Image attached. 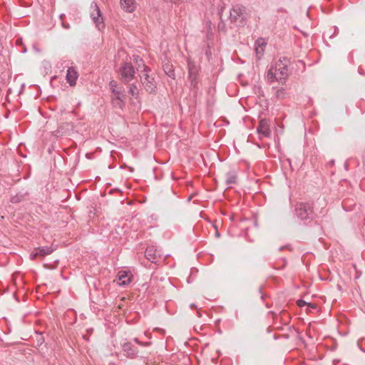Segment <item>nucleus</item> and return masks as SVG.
<instances>
[{
	"instance_id": "f257e3e1",
	"label": "nucleus",
	"mask_w": 365,
	"mask_h": 365,
	"mask_svg": "<svg viewBox=\"0 0 365 365\" xmlns=\"http://www.w3.org/2000/svg\"><path fill=\"white\" fill-rule=\"evenodd\" d=\"M108 86L111 92L110 99L113 107L123 110L126 102V93L124 87L118 85L115 81H110Z\"/></svg>"
},
{
	"instance_id": "f03ea898",
	"label": "nucleus",
	"mask_w": 365,
	"mask_h": 365,
	"mask_svg": "<svg viewBox=\"0 0 365 365\" xmlns=\"http://www.w3.org/2000/svg\"><path fill=\"white\" fill-rule=\"evenodd\" d=\"M249 17L247 9L240 4L233 6L230 12V21L238 26H245Z\"/></svg>"
},
{
	"instance_id": "7ed1b4c3",
	"label": "nucleus",
	"mask_w": 365,
	"mask_h": 365,
	"mask_svg": "<svg viewBox=\"0 0 365 365\" xmlns=\"http://www.w3.org/2000/svg\"><path fill=\"white\" fill-rule=\"evenodd\" d=\"M294 212L297 217L302 220H312L315 216L312 202H297Z\"/></svg>"
},
{
	"instance_id": "20e7f679",
	"label": "nucleus",
	"mask_w": 365,
	"mask_h": 365,
	"mask_svg": "<svg viewBox=\"0 0 365 365\" xmlns=\"http://www.w3.org/2000/svg\"><path fill=\"white\" fill-rule=\"evenodd\" d=\"M150 68L147 66H144L143 76L140 81L144 89L149 93H155L157 90L156 82L154 77L149 74Z\"/></svg>"
},
{
	"instance_id": "39448f33",
	"label": "nucleus",
	"mask_w": 365,
	"mask_h": 365,
	"mask_svg": "<svg viewBox=\"0 0 365 365\" xmlns=\"http://www.w3.org/2000/svg\"><path fill=\"white\" fill-rule=\"evenodd\" d=\"M187 68H188V78L190 81V85L195 92L198 91L199 83V72L200 67L197 65L195 61L191 60L187 61Z\"/></svg>"
},
{
	"instance_id": "423d86ee",
	"label": "nucleus",
	"mask_w": 365,
	"mask_h": 365,
	"mask_svg": "<svg viewBox=\"0 0 365 365\" xmlns=\"http://www.w3.org/2000/svg\"><path fill=\"white\" fill-rule=\"evenodd\" d=\"M90 17L98 31L105 28V23L101 11L97 4L93 1L90 6Z\"/></svg>"
},
{
	"instance_id": "0eeeda50",
	"label": "nucleus",
	"mask_w": 365,
	"mask_h": 365,
	"mask_svg": "<svg viewBox=\"0 0 365 365\" xmlns=\"http://www.w3.org/2000/svg\"><path fill=\"white\" fill-rule=\"evenodd\" d=\"M288 60L285 58L279 59L274 66V69L278 74V79L282 83H284L287 78L288 77V68H287Z\"/></svg>"
},
{
	"instance_id": "6e6552de",
	"label": "nucleus",
	"mask_w": 365,
	"mask_h": 365,
	"mask_svg": "<svg viewBox=\"0 0 365 365\" xmlns=\"http://www.w3.org/2000/svg\"><path fill=\"white\" fill-rule=\"evenodd\" d=\"M121 80L124 83H128L134 77L135 69L130 63H124L119 69Z\"/></svg>"
},
{
	"instance_id": "1a4fd4ad",
	"label": "nucleus",
	"mask_w": 365,
	"mask_h": 365,
	"mask_svg": "<svg viewBox=\"0 0 365 365\" xmlns=\"http://www.w3.org/2000/svg\"><path fill=\"white\" fill-rule=\"evenodd\" d=\"M124 356L129 359H135L138 356V350L131 342L125 341L121 344Z\"/></svg>"
},
{
	"instance_id": "9d476101",
	"label": "nucleus",
	"mask_w": 365,
	"mask_h": 365,
	"mask_svg": "<svg viewBox=\"0 0 365 365\" xmlns=\"http://www.w3.org/2000/svg\"><path fill=\"white\" fill-rule=\"evenodd\" d=\"M56 247L53 245L51 246H43L36 248L34 251L31 255V259H35L37 257H44L50 254H51L54 250H56Z\"/></svg>"
},
{
	"instance_id": "9b49d317",
	"label": "nucleus",
	"mask_w": 365,
	"mask_h": 365,
	"mask_svg": "<svg viewBox=\"0 0 365 365\" xmlns=\"http://www.w3.org/2000/svg\"><path fill=\"white\" fill-rule=\"evenodd\" d=\"M258 134L262 137L267 138L270 135L269 123L267 119L260 120L257 128Z\"/></svg>"
},
{
	"instance_id": "f8f14e48",
	"label": "nucleus",
	"mask_w": 365,
	"mask_h": 365,
	"mask_svg": "<svg viewBox=\"0 0 365 365\" xmlns=\"http://www.w3.org/2000/svg\"><path fill=\"white\" fill-rule=\"evenodd\" d=\"M133 275L129 272L120 271L118 273V284L120 286L125 287L132 282Z\"/></svg>"
},
{
	"instance_id": "ddd939ff",
	"label": "nucleus",
	"mask_w": 365,
	"mask_h": 365,
	"mask_svg": "<svg viewBox=\"0 0 365 365\" xmlns=\"http://www.w3.org/2000/svg\"><path fill=\"white\" fill-rule=\"evenodd\" d=\"M78 73L74 67H69L66 73V81L71 86H75Z\"/></svg>"
},
{
	"instance_id": "4468645a",
	"label": "nucleus",
	"mask_w": 365,
	"mask_h": 365,
	"mask_svg": "<svg viewBox=\"0 0 365 365\" xmlns=\"http://www.w3.org/2000/svg\"><path fill=\"white\" fill-rule=\"evenodd\" d=\"M267 45V42L264 39L259 38L255 43V49L257 56H262L264 52V48Z\"/></svg>"
},
{
	"instance_id": "2eb2a0df",
	"label": "nucleus",
	"mask_w": 365,
	"mask_h": 365,
	"mask_svg": "<svg viewBox=\"0 0 365 365\" xmlns=\"http://www.w3.org/2000/svg\"><path fill=\"white\" fill-rule=\"evenodd\" d=\"M134 0H120L121 7L127 12H132L135 9Z\"/></svg>"
},
{
	"instance_id": "dca6fc26",
	"label": "nucleus",
	"mask_w": 365,
	"mask_h": 365,
	"mask_svg": "<svg viewBox=\"0 0 365 365\" xmlns=\"http://www.w3.org/2000/svg\"><path fill=\"white\" fill-rule=\"evenodd\" d=\"M145 255L146 258L150 260L151 262H156L157 255L156 251L153 247H148L145 250Z\"/></svg>"
},
{
	"instance_id": "f3484780",
	"label": "nucleus",
	"mask_w": 365,
	"mask_h": 365,
	"mask_svg": "<svg viewBox=\"0 0 365 365\" xmlns=\"http://www.w3.org/2000/svg\"><path fill=\"white\" fill-rule=\"evenodd\" d=\"M237 182V174L235 171H230L226 173L225 175V182L226 185H230L232 184H235Z\"/></svg>"
},
{
	"instance_id": "a211bd4d",
	"label": "nucleus",
	"mask_w": 365,
	"mask_h": 365,
	"mask_svg": "<svg viewBox=\"0 0 365 365\" xmlns=\"http://www.w3.org/2000/svg\"><path fill=\"white\" fill-rule=\"evenodd\" d=\"M267 78L269 81L273 82V81H279V79H278V74L276 73V71L274 69L273 66H271L269 70L267 72Z\"/></svg>"
},
{
	"instance_id": "6ab92c4d",
	"label": "nucleus",
	"mask_w": 365,
	"mask_h": 365,
	"mask_svg": "<svg viewBox=\"0 0 365 365\" xmlns=\"http://www.w3.org/2000/svg\"><path fill=\"white\" fill-rule=\"evenodd\" d=\"M163 70L168 76H169L172 79L175 78V71L172 65L169 63H165V65H163Z\"/></svg>"
},
{
	"instance_id": "aec40b11",
	"label": "nucleus",
	"mask_w": 365,
	"mask_h": 365,
	"mask_svg": "<svg viewBox=\"0 0 365 365\" xmlns=\"http://www.w3.org/2000/svg\"><path fill=\"white\" fill-rule=\"evenodd\" d=\"M128 93L134 97H136L138 96V89L136 84L132 83L130 86L129 89H128Z\"/></svg>"
},
{
	"instance_id": "412c9836",
	"label": "nucleus",
	"mask_w": 365,
	"mask_h": 365,
	"mask_svg": "<svg viewBox=\"0 0 365 365\" xmlns=\"http://www.w3.org/2000/svg\"><path fill=\"white\" fill-rule=\"evenodd\" d=\"M287 265V260L284 258H282L279 259L278 262L274 264L275 269H284Z\"/></svg>"
},
{
	"instance_id": "4be33fe9",
	"label": "nucleus",
	"mask_w": 365,
	"mask_h": 365,
	"mask_svg": "<svg viewBox=\"0 0 365 365\" xmlns=\"http://www.w3.org/2000/svg\"><path fill=\"white\" fill-rule=\"evenodd\" d=\"M275 96L277 98L283 99L286 96V92L284 88H280L276 91Z\"/></svg>"
},
{
	"instance_id": "5701e85b",
	"label": "nucleus",
	"mask_w": 365,
	"mask_h": 365,
	"mask_svg": "<svg viewBox=\"0 0 365 365\" xmlns=\"http://www.w3.org/2000/svg\"><path fill=\"white\" fill-rule=\"evenodd\" d=\"M24 196L23 195L18 194L15 196H13L11 198V202L12 203H18L23 200Z\"/></svg>"
},
{
	"instance_id": "b1692460",
	"label": "nucleus",
	"mask_w": 365,
	"mask_h": 365,
	"mask_svg": "<svg viewBox=\"0 0 365 365\" xmlns=\"http://www.w3.org/2000/svg\"><path fill=\"white\" fill-rule=\"evenodd\" d=\"M297 304L300 307H302L304 305L307 304V303L305 301L302 300V299L297 300ZM308 306L312 307V308H314V309L317 307L314 304H308Z\"/></svg>"
},
{
	"instance_id": "393cba45",
	"label": "nucleus",
	"mask_w": 365,
	"mask_h": 365,
	"mask_svg": "<svg viewBox=\"0 0 365 365\" xmlns=\"http://www.w3.org/2000/svg\"><path fill=\"white\" fill-rule=\"evenodd\" d=\"M217 28L220 31H225V24L222 19L220 20V23L218 24Z\"/></svg>"
},
{
	"instance_id": "a878e982",
	"label": "nucleus",
	"mask_w": 365,
	"mask_h": 365,
	"mask_svg": "<svg viewBox=\"0 0 365 365\" xmlns=\"http://www.w3.org/2000/svg\"><path fill=\"white\" fill-rule=\"evenodd\" d=\"M134 61L138 64V67L140 68V64L138 63V62L141 63L143 64V66H144V63H143V61L141 58H140V56H134Z\"/></svg>"
},
{
	"instance_id": "bb28decb",
	"label": "nucleus",
	"mask_w": 365,
	"mask_h": 365,
	"mask_svg": "<svg viewBox=\"0 0 365 365\" xmlns=\"http://www.w3.org/2000/svg\"><path fill=\"white\" fill-rule=\"evenodd\" d=\"M62 26L66 29H68L70 28L69 24L64 22H62Z\"/></svg>"
},
{
	"instance_id": "cd10ccee",
	"label": "nucleus",
	"mask_w": 365,
	"mask_h": 365,
	"mask_svg": "<svg viewBox=\"0 0 365 365\" xmlns=\"http://www.w3.org/2000/svg\"><path fill=\"white\" fill-rule=\"evenodd\" d=\"M133 341L139 345L143 344V342L140 341L138 338H134Z\"/></svg>"
},
{
	"instance_id": "c85d7f7f",
	"label": "nucleus",
	"mask_w": 365,
	"mask_h": 365,
	"mask_svg": "<svg viewBox=\"0 0 365 365\" xmlns=\"http://www.w3.org/2000/svg\"><path fill=\"white\" fill-rule=\"evenodd\" d=\"M141 346H148L150 345V342H143V344H140Z\"/></svg>"
},
{
	"instance_id": "c756f323",
	"label": "nucleus",
	"mask_w": 365,
	"mask_h": 365,
	"mask_svg": "<svg viewBox=\"0 0 365 365\" xmlns=\"http://www.w3.org/2000/svg\"><path fill=\"white\" fill-rule=\"evenodd\" d=\"M190 308H192H192H197V307L195 306V304H191L190 305Z\"/></svg>"
},
{
	"instance_id": "7c9ffc66",
	"label": "nucleus",
	"mask_w": 365,
	"mask_h": 365,
	"mask_svg": "<svg viewBox=\"0 0 365 365\" xmlns=\"http://www.w3.org/2000/svg\"><path fill=\"white\" fill-rule=\"evenodd\" d=\"M358 71L360 74H362L361 69L360 68H359Z\"/></svg>"
},
{
	"instance_id": "2f4dec72",
	"label": "nucleus",
	"mask_w": 365,
	"mask_h": 365,
	"mask_svg": "<svg viewBox=\"0 0 365 365\" xmlns=\"http://www.w3.org/2000/svg\"><path fill=\"white\" fill-rule=\"evenodd\" d=\"M284 247H281L279 248V250H283Z\"/></svg>"
},
{
	"instance_id": "473e14b6",
	"label": "nucleus",
	"mask_w": 365,
	"mask_h": 365,
	"mask_svg": "<svg viewBox=\"0 0 365 365\" xmlns=\"http://www.w3.org/2000/svg\"><path fill=\"white\" fill-rule=\"evenodd\" d=\"M63 14H61L60 17L62 19Z\"/></svg>"
},
{
	"instance_id": "72a5a7b5",
	"label": "nucleus",
	"mask_w": 365,
	"mask_h": 365,
	"mask_svg": "<svg viewBox=\"0 0 365 365\" xmlns=\"http://www.w3.org/2000/svg\"><path fill=\"white\" fill-rule=\"evenodd\" d=\"M220 17L222 16V14H221V11L219 13Z\"/></svg>"
}]
</instances>
